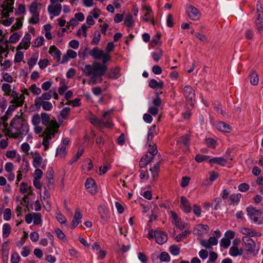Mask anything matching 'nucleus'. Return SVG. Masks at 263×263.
I'll return each instance as SVG.
<instances>
[{
    "mask_svg": "<svg viewBox=\"0 0 263 263\" xmlns=\"http://www.w3.org/2000/svg\"><path fill=\"white\" fill-rule=\"evenodd\" d=\"M44 41V38L43 36H40L36 39L34 43V46L35 47H38L42 46Z\"/></svg>",
    "mask_w": 263,
    "mask_h": 263,
    "instance_id": "nucleus-52",
    "label": "nucleus"
},
{
    "mask_svg": "<svg viewBox=\"0 0 263 263\" xmlns=\"http://www.w3.org/2000/svg\"><path fill=\"white\" fill-rule=\"evenodd\" d=\"M183 94L186 101L193 107L195 101V92L193 88L190 85L185 86L183 89Z\"/></svg>",
    "mask_w": 263,
    "mask_h": 263,
    "instance_id": "nucleus-5",
    "label": "nucleus"
},
{
    "mask_svg": "<svg viewBox=\"0 0 263 263\" xmlns=\"http://www.w3.org/2000/svg\"><path fill=\"white\" fill-rule=\"evenodd\" d=\"M249 189V185L246 183L240 184L238 186V189L241 192H246Z\"/></svg>",
    "mask_w": 263,
    "mask_h": 263,
    "instance_id": "nucleus-63",
    "label": "nucleus"
},
{
    "mask_svg": "<svg viewBox=\"0 0 263 263\" xmlns=\"http://www.w3.org/2000/svg\"><path fill=\"white\" fill-rule=\"evenodd\" d=\"M37 8L38 4L36 2L34 1L31 4L29 7V11L32 15L39 14V12L37 11Z\"/></svg>",
    "mask_w": 263,
    "mask_h": 263,
    "instance_id": "nucleus-31",
    "label": "nucleus"
},
{
    "mask_svg": "<svg viewBox=\"0 0 263 263\" xmlns=\"http://www.w3.org/2000/svg\"><path fill=\"white\" fill-rule=\"evenodd\" d=\"M186 12L189 18L193 21H197L200 18V12L198 9L192 5H189L187 6Z\"/></svg>",
    "mask_w": 263,
    "mask_h": 263,
    "instance_id": "nucleus-6",
    "label": "nucleus"
},
{
    "mask_svg": "<svg viewBox=\"0 0 263 263\" xmlns=\"http://www.w3.org/2000/svg\"><path fill=\"white\" fill-rule=\"evenodd\" d=\"M248 215L255 223L258 224H261L263 222V215L261 211L257 210L253 207L247 208Z\"/></svg>",
    "mask_w": 263,
    "mask_h": 263,
    "instance_id": "nucleus-4",
    "label": "nucleus"
},
{
    "mask_svg": "<svg viewBox=\"0 0 263 263\" xmlns=\"http://www.w3.org/2000/svg\"><path fill=\"white\" fill-rule=\"evenodd\" d=\"M2 89L3 91L5 92V95L6 96H9L10 95V91H11V86L10 84L7 83H4L2 85Z\"/></svg>",
    "mask_w": 263,
    "mask_h": 263,
    "instance_id": "nucleus-36",
    "label": "nucleus"
},
{
    "mask_svg": "<svg viewBox=\"0 0 263 263\" xmlns=\"http://www.w3.org/2000/svg\"><path fill=\"white\" fill-rule=\"evenodd\" d=\"M30 90L34 95H39L41 93V89L37 87L35 84H33L30 86Z\"/></svg>",
    "mask_w": 263,
    "mask_h": 263,
    "instance_id": "nucleus-45",
    "label": "nucleus"
},
{
    "mask_svg": "<svg viewBox=\"0 0 263 263\" xmlns=\"http://www.w3.org/2000/svg\"><path fill=\"white\" fill-rule=\"evenodd\" d=\"M241 197V195L239 193L236 194H232L230 196V199L232 203L237 204Z\"/></svg>",
    "mask_w": 263,
    "mask_h": 263,
    "instance_id": "nucleus-34",
    "label": "nucleus"
},
{
    "mask_svg": "<svg viewBox=\"0 0 263 263\" xmlns=\"http://www.w3.org/2000/svg\"><path fill=\"white\" fill-rule=\"evenodd\" d=\"M243 253V250L242 248L239 249L236 246H232L230 249L229 253L232 256L236 257L241 255Z\"/></svg>",
    "mask_w": 263,
    "mask_h": 263,
    "instance_id": "nucleus-18",
    "label": "nucleus"
},
{
    "mask_svg": "<svg viewBox=\"0 0 263 263\" xmlns=\"http://www.w3.org/2000/svg\"><path fill=\"white\" fill-rule=\"evenodd\" d=\"M20 260V257L17 253H14L11 256V263H18Z\"/></svg>",
    "mask_w": 263,
    "mask_h": 263,
    "instance_id": "nucleus-64",
    "label": "nucleus"
},
{
    "mask_svg": "<svg viewBox=\"0 0 263 263\" xmlns=\"http://www.w3.org/2000/svg\"><path fill=\"white\" fill-rule=\"evenodd\" d=\"M82 218V215L79 209H77L75 211L73 219L71 222V227L75 228L81 222Z\"/></svg>",
    "mask_w": 263,
    "mask_h": 263,
    "instance_id": "nucleus-14",
    "label": "nucleus"
},
{
    "mask_svg": "<svg viewBox=\"0 0 263 263\" xmlns=\"http://www.w3.org/2000/svg\"><path fill=\"white\" fill-rule=\"evenodd\" d=\"M154 236L156 242L160 245L163 244L167 240V234L160 231H155L154 232Z\"/></svg>",
    "mask_w": 263,
    "mask_h": 263,
    "instance_id": "nucleus-10",
    "label": "nucleus"
},
{
    "mask_svg": "<svg viewBox=\"0 0 263 263\" xmlns=\"http://www.w3.org/2000/svg\"><path fill=\"white\" fill-rule=\"evenodd\" d=\"M112 115V111L108 110L105 111L103 114L102 118L101 119L102 123L103 126L107 127H111L112 126V123L110 120V118Z\"/></svg>",
    "mask_w": 263,
    "mask_h": 263,
    "instance_id": "nucleus-8",
    "label": "nucleus"
},
{
    "mask_svg": "<svg viewBox=\"0 0 263 263\" xmlns=\"http://www.w3.org/2000/svg\"><path fill=\"white\" fill-rule=\"evenodd\" d=\"M148 85L151 88L153 89H162L163 87L164 84L162 81L157 82L155 79H152L149 82Z\"/></svg>",
    "mask_w": 263,
    "mask_h": 263,
    "instance_id": "nucleus-20",
    "label": "nucleus"
},
{
    "mask_svg": "<svg viewBox=\"0 0 263 263\" xmlns=\"http://www.w3.org/2000/svg\"><path fill=\"white\" fill-rule=\"evenodd\" d=\"M101 39V34L99 31H97L94 33V36L91 41V44L97 45L99 43Z\"/></svg>",
    "mask_w": 263,
    "mask_h": 263,
    "instance_id": "nucleus-38",
    "label": "nucleus"
},
{
    "mask_svg": "<svg viewBox=\"0 0 263 263\" xmlns=\"http://www.w3.org/2000/svg\"><path fill=\"white\" fill-rule=\"evenodd\" d=\"M20 191L23 193H28L29 194H32L31 187L28 186L26 183L23 182L20 185Z\"/></svg>",
    "mask_w": 263,
    "mask_h": 263,
    "instance_id": "nucleus-28",
    "label": "nucleus"
},
{
    "mask_svg": "<svg viewBox=\"0 0 263 263\" xmlns=\"http://www.w3.org/2000/svg\"><path fill=\"white\" fill-rule=\"evenodd\" d=\"M33 165L35 168H37L40 166L42 162V158L40 154L38 153H35L33 156Z\"/></svg>",
    "mask_w": 263,
    "mask_h": 263,
    "instance_id": "nucleus-21",
    "label": "nucleus"
},
{
    "mask_svg": "<svg viewBox=\"0 0 263 263\" xmlns=\"http://www.w3.org/2000/svg\"><path fill=\"white\" fill-rule=\"evenodd\" d=\"M28 130L29 127L26 121L21 116H16L11 121L7 135L9 137L17 138L26 135Z\"/></svg>",
    "mask_w": 263,
    "mask_h": 263,
    "instance_id": "nucleus-3",
    "label": "nucleus"
},
{
    "mask_svg": "<svg viewBox=\"0 0 263 263\" xmlns=\"http://www.w3.org/2000/svg\"><path fill=\"white\" fill-rule=\"evenodd\" d=\"M231 243V241L229 238H223L221 240L220 246L224 248H228Z\"/></svg>",
    "mask_w": 263,
    "mask_h": 263,
    "instance_id": "nucleus-46",
    "label": "nucleus"
},
{
    "mask_svg": "<svg viewBox=\"0 0 263 263\" xmlns=\"http://www.w3.org/2000/svg\"><path fill=\"white\" fill-rule=\"evenodd\" d=\"M156 133V126L153 125L148 130V135H147V143L149 145V146H151V142L153 139L154 135Z\"/></svg>",
    "mask_w": 263,
    "mask_h": 263,
    "instance_id": "nucleus-23",
    "label": "nucleus"
},
{
    "mask_svg": "<svg viewBox=\"0 0 263 263\" xmlns=\"http://www.w3.org/2000/svg\"><path fill=\"white\" fill-rule=\"evenodd\" d=\"M70 111V109L69 107L64 108L61 111V115L63 118L66 119Z\"/></svg>",
    "mask_w": 263,
    "mask_h": 263,
    "instance_id": "nucleus-51",
    "label": "nucleus"
},
{
    "mask_svg": "<svg viewBox=\"0 0 263 263\" xmlns=\"http://www.w3.org/2000/svg\"><path fill=\"white\" fill-rule=\"evenodd\" d=\"M217 128L222 132L225 133L230 132L231 129L230 125L224 122H220L217 125Z\"/></svg>",
    "mask_w": 263,
    "mask_h": 263,
    "instance_id": "nucleus-25",
    "label": "nucleus"
},
{
    "mask_svg": "<svg viewBox=\"0 0 263 263\" xmlns=\"http://www.w3.org/2000/svg\"><path fill=\"white\" fill-rule=\"evenodd\" d=\"M124 23L125 25L128 27H132L134 24L133 16L130 14H128L125 16L124 20Z\"/></svg>",
    "mask_w": 263,
    "mask_h": 263,
    "instance_id": "nucleus-33",
    "label": "nucleus"
},
{
    "mask_svg": "<svg viewBox=\"0 0 263 263\" xmlns=\"http://www.w3.org/2000/svg\"><path fill=\"white\" fill-rule=\"evenodd\" d=\"M195 35L201 42H208V38L205 35L201 34L200 33H196Z\"/></svg>",
    "mask_w": 263,
    "mask_h": 263,
    "instance_id": "nucleus-59",
    "label": "nucleus"
},
{
    "mask_svg": "<svg viewBox=\"0 0 263 263\" xmlns=\"http://www.w3.org/2000/svg\"><path fill=\"white\" fill-rule=\"evenodd\" d=\"M49 53L53 57L54 60L57 62L60 61L61 55V52L55 46H50Z\"/></svg>",
    "mask_w": 263,
    "mask_h": 263,
    "instance_id": "nucleus-15",
    "label": "nucleus"
},
{
    "mask_svg": "<svg viewBox=\"0 0 263 263\" xmlns=\"http://www.w3.org/2000/svg\"><path fill=\"white\" fill-rule=\"evenodd\" d=\"M208 159V157L206 156H203L200 154H198L195 157V160L198 163L202 162Z\"/></svg>",
    "mask_w": 263,
    "mask_h": 263,
    "instance_id": "nucleus-48",
    "label": "nucleus"
},
{
    "mask_svg": "<svg viewBox=\"0 0 263 263\" xmlns=\"http://www.w3.org/2000/svg\"><path fill=\"white\" fill-rule=\"evenodd\" d=\"M88 191L91 194H95L97 192V187L95 180L91 178H88L85 184Z\"/></svg>",
    "mask_w": 263,
    "mask_h": 263,
    "instance_id": "nucleus-9",
    "label": "nucleus"
},
{
    "mask_svg": "<svg viewBox=\"0 0 263 263\" xmlns=\"http://www.w3.org/2000/svg\"><path fill=\"white\" fill-rule=\"evenodd\" d=\"M259 82V77L256 72H253L250 75V83L253 85H257Z\"/></svg>",
    "mask_w": 263,
    "mask_h": 263,
    "instance_id": "nucleus-30",
    "label": "nucleus"
},
{
    "mask_svg": "<svg viewBox=\"0 0 263 263\" xmlns=\"http://www.w3.org/2000/svg\"><path fill=\"white\" fill-rule=\"evenodd\" d=\"M33 222L35 224H40L41 221V215L39 213H33Z\"/></svg>",
    "mask_w": 263,
    "mask_h": 263,
    "instance_id": "nucleus-49",
    "label": "nucleus"
},
{
    "mask_svg": "<svg viewBox=\"0 0 263 263\" xmlns=\"http://www.w3.org/2000/svg\"><path fill=\"white\" fill-rule=\"evenodd\" d=\"M153 59L156 62H158L163 56V51L161 49H158L157 51L152 53Z\"/></svg>",
    "mask_w": 263,
    "mask_h": 263,
    "instance_id": "nucleus-29",
    "label": "nucleus"
},
{
    "mask_svg": "<svg viewBox=\"0 0 263 263\" xmlns=\"http://www.w3.org/2000/svg\"><path fill=\"white\" fill-rule=\"evenodd\" d=\"M46 101V100L41 97H37L34 101V106L36 109H40L41 107H43Z\"/></svg>",
    "mask_w": 263,
    "mask_h": 263,
    "instance_id": "nucleus-27",
    "label": "nucleus"
},
{
    "mask_svg": "<svg viewBox=\"0 0 263 263\" xmlns=\"http://www.w3.org/2000/svg\"><path fill=\"white\" fill-rule=\"evenodd\" d=\"M41 117L42 124L46 126L41 135L43 137L42 145L44 146V149L46 151L49 148L50 140L58 132L60 125L56 120L50 121L49 115L47 113H42Z\"/></svg>",
    "mask_w": 263,
    "mask_h": 263,
    "instance_id": "nucleus-2",
    "label": "nucleus"
},
{
    "mask_svg": "<svg viewBox=\"0 0 263 263\" xmlns=\"http://www.w3.org/2000/svg\"><path fill=\"white\" fill-rule=\"evenodd\" d=\"M160 259L163 261H168L170 260V256L167 253L163 252L161 253Z\"/></svg>",
    "mask_w": 263,
    "mask_h": 263,
    "instance_id": "nucleus-54",
    "label": "nucleus"
},
{
    "mask_svg": "<svg viewBox=\"0 0 263 263\" xmlns=\"http://www.w3.org/2000/svg\"><path fill=\"white\" fill-rule=\"evenodd\" d=\"M90 122L93 125L95 126H97L100 127L103 126L101 119L96 117H93V118H91Z\"/></svg>",
    "mask_w": 263,
    "mask_h": 263,
    "instance_id": "nucleus-39",
    "label": "nucleus"
},
{
    "mask_svg": "<svg viewBox=\"0 0 263 263\" xmlns=\"http://www.w3.org/2000/svg\"><path fill=\"white\" fill-rule=\"evenodd\" d=\"M48 63L49 61L46 59L40 60L39 62L40 68L41 69L45 68L48 65Z\"/></svg>",
    "mask_w": 263,
    "mask_h": 263,
    "instance_id": "nucleus-57",
    "label": "nucleus"
},
{
    "mask_svg": "<svg viewBox=\"0 0 263 263\" xmlns=\"http://www.w3.org/2000/svg\"><path fill=\"white\" fill-rule=\"evenodd\" d=\"M42 175L43 172L40 169H36L33 176L34 179H40Z\"/></svg>",
    "mask_w": 263,
    "mask_h": 263,
    "instance_id": "nucleus-62",
    "label": "nucleus"
},
{
    "mask_svg": "<svg viewBox=\"0 0 263 263\" xmlns=\"http://www.w3.org/2000/svg\"><path fill=\"white\" fill-rule=\"evenodd\" d=\"M41 116L39 114H36L33 116L32 122L33 124L35 126L39 125L41 122Z\"/></svg>",
    "mask_w": 263,
    "mask_h": 263,
    "instance_id": "nucleus-44",
    "label": "nucleus"
},
{
    "mask_svg": "<svg viewBox=\"0 0 263 263\" xmlns=\"http://www.w3.org/2000/svg\"><path fill=\"white\" fill-rule=\"evenodd\" d=\"M62 10V5L60 4H50L48 7V11L50 14L54 16H58L60 15Z\"/></svg>",
    "mask_w": 263,
    "mask_h": 263,
    "instance_id": "nucleus-11",
    "label": "nucleus"
},
{
    "mask_svg": "<svg viewBox=\"0 0 263 263\" xmlns=\"http://www.w3.org/2000/svg\"><path fill=\"white\" fill-rule=\"evenodd\" d=\"M20 35L17 33L12 34L10 37V42L11 43H15L19 40Z\"/></svg>",
    "mask_w": 263,
    "mask_h": 263,
    "instance_id": "nucleus-61",
    "label": "nucleus"
},
{
    "mask_svg": "<svg viewBox=\"0 0 263 263\" xmlns=\"http://www.w3.org/2000/svg\"><path fill=\"white\" fill-rule=\"evenodd\" d=\"M47 185L48 187L52 185L53 183V171L52 170H49L46 175Z\"/></svg>",
    "mask_w": 263,
    "mask_h": 263,
    "instance_id": "nucleus-26",
    "label": "nucleus"
},
{
    "mask_svg": "<svg viewBox=\"0 0 263 263\" xmlns=\"http://www.w3.org/2000/svg\"><path fill=\"white\" fill-rule=\"evenodd\" d=\"M179 142L182 143L185 146L188 147L189 145V138L187 135L181 137L179 140Z\"/></svg>",
    "mask_w": 263,
    "mask_h": 263,
    "instance_id": "nucleus-42",
    "label": "nucleus"
},
{
    "mask_svg": "<svg viewBox=\"0 0 263 263\" xmlns=\"http://www.w3.org/2000/svg\"><path fill=\"white\" fill-rule=\"evenodd\" d=\"M154 158L152 155H148V153L145 155L144 157H143L141 159L144 161L146 162V163L149 164L151 162V161L153 160Z\"/></svg>",
    "mask_w": 263,
    "mask_h": 263,
    "instance_id": "nucleus-56",
    "label": "nucleus"
},
{
    "mask_svg": "<svg viewBox=\"0 0 263 263\" xmlns=\"http://www.w3.org/2000/svg\"><path fill=\"white\" fill-rule=\"evenodd\" d=\"M25 97L24 94L20 95L19 97H16L13 100L10 101V103H13L16 105L17 107L22 106L24 102Z\"/></svg>",
    "mask_w": 263,
    "mask_h": 263,
    "instance_id": "nucleus-24",
    "label": "nucleus"
},
{
    "mask_svg": "<svg viewBox=\"0 0 263 263\" xmlns=\"http://www.w3.org/2000/svg\"><path fill=\"white\" fill-rule=\"evenodd\" d=\"M7 4L4 8V10H7L9 12H13V7L12 6L14 4V0H6Z\"/></svg>",
    "mask_w": 263,
    "mask_h": 263,
    "instance_id": "nucleus-37",
    "label": "nucleus"
},
{
    "mask_svg": "<svg viewBox=\"0 0 263 263\" xmlns=\"http://www.w3.org/2000/svg\"><path fill=\"white\" fill-rule=\"evenodd\" d=\"M66 154V147L65 146H62L60 148L59 151V149L58 148L57 149V154H56L57 155H59L61 157H65Z\"/></svg>",
    "mask_w": 263,
    "mask_h": 263,
    "instance_id": "nucleus-53",
    "label": "nucleus"
},
{
    "mask_svg": "<svg viewBox=\"0 0 263 263\" xmlns=\"http://www.w3.org/2000/svg\"><path fill=\"white\" fill-rule=\"evenodd\" d=\"M171 253L174 255H177L180 252L179 248L175 245L171 246L170 248Z\"/></svg>",
    "mask_w": 263,
    "mask_h": 263,
    "instance_id": "nucleus-47",
    "label": "nucleus"
},
{
    "mask_svg": "<svg viewBox=\"0 0 263 263\" xmlns=\"http://www.w3.org/2000/svg\"><path fill=\"white\" fill-rule=\"evenodd\" d=\"M120 69L118 67L110 69L107 73V77L110 79H117L120 76Z\"/></svg>",
    "mask_w": 263,
    "mask_h": 263,
    "instance_id": "nucleus-17",
    "label": "nucleus"
},
{
    "mask_svg": "<svg viewBox=\"0 0 263 263\" xmlns=\"http://www.w3.org/2000/svg\"><path fill=\"white\" fill-rule=\"evenodd\" d=\"M11 232V228L9 224L5 223L3 227V234L4 237H7L10 234Z\"/></svg>",
    "mask_w": 263,
    "mask_h": 263,
    "instance_id": "nucleus-32",
    "label": "nucleus"
},
{
    "mask_svg": "<svg viewBox=\"0 0 263 263\" xmlns=\"http://www.w3.org/2000/svg\"><path fill=\"white\" fill-rule=\"evenodd\" d=\"M257 21H260V20L263 21V11L262 7L260 4L259 5L258 4H257Z\"/></svg>",
    "mask_w": 263,
    "mask_h": 263,
    "instance_id": "nucleus-35",
    "label": "nucleus"
},
{
    "mask_svg": "<svg viewBox=\"0 0 263 263\" xmlns=\"http://www.w3.org/2000/svg\"><path fill=\"white\" fill-rule=\"evenodd\" d=\"M39 21V14L32 15V17L29 19V23L32 24H37Z\"/></svg>",
    "mask_w": 263,
    "mask_h": 263,
    "instance_id": "nucleus-43",
    "label": "nucleus"
},
{
    "mask_svg": "<svg viewBox=\"0 0 263 263\" xmlns=\"http://www.w3.org/2000/svg\"><path fill=\"white\" fill-rule=\"evenodd\" d=\"M24 58L23 53L21 51H17L15 55L14 61L15 62H20Z\"/></svg>",
    "mask_w": 263,
    "mask_h": 263,
    "instance_id": "nucleus-50",
    "label": "nucleus"
},
{
    "mask_svg": "<svg viewBox=\"0 0 263 263\" xmlns=\"http://www.w3.org/2000/svg\"><path fill=\"white\" fill-rule=\"evenodd\" d=\"M52 93V90H50L49 92L43 93L41 97H42L43 99L46 101L49 100L51 98Z\"/></svg>",
    "mask_w": 263,
    "mask_h": 263,
    "instance_id": "nucleus-58",
    "label": "nucleus"
},
{
    "mask_svg": "<svg viewBox=\"0 0 263 263\" xmlns=\"http://www.w3.org/2000/svg\"><path fill=\"white\" fill-rule=\"evenodd\" d=\"M181 201L180 208L186 213L191 212L192 208L188 200L185 197L182 196Z\"/></svg>",
    "mask_w": 263,
    "mask_h": 263,
    "instance_id": "nucleus-16",
    "label": "nucleus"
},
{
    "mask_svg": "<svg viewBox=\"0 0 263 263\" xmlns=\"http://www.w3.org/2000/svg\"><path fill=\"white\" fill-rule=\"evenodd\" d=\"M52 107H53V106H52V103L48 101H47L45 102V103L42 107L43 109L46 111L50 110L52 108Z\"/></svg>",
    "mask_w": 263,
    "mask_h": 263,
    "instance_id": "nucleus-60",
    "label": "nucleus"
},
{
    "mask_svg": "<svg viewBox=\"0 0 263 263\" xmlns=\"http://www.w3.org/2000/svg\"><path fill=\"white\" fill-rule=\"evenodd\" d=\"M4 219L6 220H9L11 217V211L10 209L7 208L4 210L3 212Z\"/></svg>",
    "mask_w": 263,
    "mask_h": 263,
    "instance_id": "nucleus-41",
    "label": "nucleus"
},
{
    "mask_svg": "<svg viewBox=\"0 0 263 263\" xmlns=\"http://www.w3.org/2000/svg\"><path fill=\"white\" fill-rule=\"evenodd\" d=\"M240 232L246 235V236L248 237H254V236H260L261 233L258 232H256L254 230L251 229L247 228H242L240 229Z\"/></svg>",
    "mask_w": 263,
    "mask_h": 263,
    "instance_id": "nucleus-13",
    "label": "nucleus"
},
{
    "mask_svg": "<svg viewBox=\"0 0 263 263\" xmlns=\"http://www.w3.org/2000/svg\"><path fill=\"white\" fill-rule=\"evenodd\" d=\"M205 142L208 147L213 148L215 147L216 142L213 139L210 138H206Z\"/></svg>",
    "mask_w": 263,
    "mask_h": 263,
    "instance_id": "nucleus-40",
    "label": "nucleus"
},
{
    "mask_svg": "<svg viewBox=\"0 0 263 263\" xmlns=\"http://www.w3.org/2000/svg\"><path fill=\"white\" fill-rule=\"evenodd\" d=\"M209 162L212 164H217L221 166H224L227 160L223 157H215L209 160Z\"/></svg>",
    "mask_w": 263,
    "mask_h": 263,
    "instance_id": "nucleus-19",
    "label": "nucleus"
},
{
    "mask_svg": "<svg viewBox=\"0 0 263 263\" xmlns=\"http://www.w3.org/2000/svg\"><path fill=\"white\" fill-rule=\"evenodd\" d=\"M31 39V35L29 33L25 34L24 38L23 39L22 42L20 43L18 49H23L24 48L25 49H28L30 44V40Z\"/></svg>",
    "mask_w": 263,
    "mask_h": 263,
    "instance_id": "nucleus-12",
    "label": "nucleus"
},
{
    "mask_svg": "<svg viewBox=\"0 0 263 263\" xmlns=\"http://www.w3.org/2000/svg\"><path fill=\"white\" fill-rule=\"evenodd\" d=\"M89 54L95 60H102V63L94 62L91 65H86L82 69L85 76L90 77L92 83L96 84L97 83L96 78H101L106 73L108 69L106 63L110 61L111 58L109 53L105 52L97 47L90 50Z\"/></svg>",
    "mask_w": 263,
    "mask_h": 263,
    "instance_id": "nucleus-1",
    "label": "nucleus"
},
{
    "mask_svg": "<svg viewBox=\"0 0 263 263\" xmlns=\"http://www.w3.org/2000/svg\"><path fill=\"white\" fill-rule=\"evenodd\" d=\"M160 170V164L159 162L156 163L154 165L152 168L149 169V171L151 173L152 176L154 180L156 179L158 176Z\"/></svg>",
    "mask_w": 263,
    "mask_h": 263,
    "instance_id": "nucleus-22",
    "label": "nucleus"
},
{
    "mask_svg": "<svg viewBox=\"0 0 263 263\" xmlns=\"http://www.w3.org/2000/svg\"><path fill=\"white\" fill-rule=\"evenodd\" d=\"M157 152L156 145L154 144L150 149H148V154L149 155H152L154 158V156L157 154Z\"/></svg>",
    "mask_w": 263,
    "mask_h": 263,
    "instance_id": "nucleus-55",
    "label": "nucleus"
},
{
    "mask_svg": "<svg viewBox=\"0 0 263 263\" xmlns=\"http://www.w3.org/2000/svg\"><path fill=\"white\" fill-rule=\"evenodd\" d=\"M242 244L245 250L250 253L254 251L256 244L254 241L248 236H244L242 238Z\"/></svg>",
    "mask_w": 263,
    "mask_h": 263,
    "instance_id": "nucleus-7",
    "label": "nucleus"
}]
</instances>
